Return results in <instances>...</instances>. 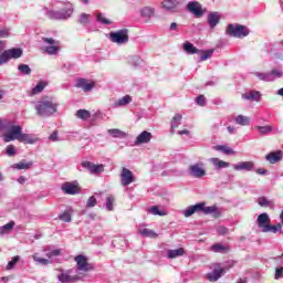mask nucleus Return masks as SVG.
I'll use <instances>...</instances> for the list:
<instances>
[{"label":"nucleus","mask_w":283,"mask_h":283,"mask_svg":"<svg viewBox=\"0 0 283 283\" xmlns=\"http://www.w3.org/2000/svg\"><path fill=\"white\" fill-rule=\"evenodd\" d=\"M57 108L59 104H56L52 97H44L38 101L34 105L38 116H41L42 118H48L52 116V114H56Z\"/></svg>","instance_id":"f257e3e1"},{"label":"nucleus","mask_w":283,"mask_h":283,"mask_svg":"<svg viewBox=\"0 0 283 283\" xmlns=\"http://www.w3.org/2000/svg\"><path fill=\"white\" fill-rule=\"evenodd\" d=\"M42 252L44 253L45 258L41 256L39 253H34L32 255L33 262H36V264H41V266H48L49 264H52V258H59V255H63V250L61 249H54L52 245H46L42 249Z\"/></svg>","instance_id":"f03ea898"},{"label":"nucleus","mask_w":283,"mask_h":283,"mask_svg":"<svg viewBox=\"0 0 283 283\" xmlns=\"http://www.w3.org/2000/svg\"><path fill=\"white\" fill-rule=\"evenodd\" d=\"M4 129L2 138L4 143H12L13 140H19L21 138V134L23 133V128L19 125H14L10 122L7 124H0V132Z\"/></svg>","instance_id":"7ed1b4c3"},{"label":"nucleus","mask_w":283,"mask_h":283,"mask_svg":"<svg viewBox=\"0 0 283 283\" xmlns=\"http://www.w3.org/2000/svg\"><path fill=\"white\" fill-rule=\"evenodd\" d=\"M226 34H228V36H233L234 39H244V36H249V28L238 23L228 24Z\"/></svg>","instance_id":"20e7f679"},{"label":"nucleus","mask_w":283,"mask_h":283,"mask_svg":"<svg viewBox=\"0 0 283 283\" xmlns=\"http://www.w3.org/2000/svg\"><path fill=\"white\" fill-rule=\"evenodd\" d=\"M73 13H74V6L67 2L66 7L61 11H54V10L46 11V17L49 19L65 20V19H70V17H72Z\"/></svg>","instance_id":"39448f33"},{"label":"nucleus","mask_w":283,"mask_h":283,"mask_svg":"<svg viewBox=\"0 0 283 283\" xmlns=\"http://www.w3.org/2000/svg\"><path fill=\"white\" fill-rule=\"evenodd\" d=\"M108 39L112 41V43L125 45L126 43H129V30L120 29L115 32H111Z\"/></svg>","instance_id":"423d86ee"},{"label":"nucleus","mask_w":283,"mask_h":283,"mask_svg":"<svg viewBox=\"0 0 283 283\" xmlns=\"http://www.w3.org/2000/svg\"><path fill=\"white\" fill-rule=\"evenodd\" d=\"M21 56H23L22 49L13 48V49L6 50L0 54V65H6L8 61L12 59H21Z\"/></svg>","instance_id":"0eeeda50"},{"label":"nucleus","mask_w":283,"mask_h":283,"mask_svg":"<svg viewBox=\"0 0 283 283\" xmlns=\"http://www.w3.org/2000/svg\"><path fill=\"white\" fill-rule=\"evenodd\" d=\"M57 274V281L61 283H75L78 282V280H82V276L78 274H72L74 273V270H59Z\"/></svg>","instance_id":"6e6552de"},{"label":"nucleus","mask_w":283,"mask_h":283,"mask_svg":"<svg viewBox=\"0 0 283 283\" xmlns=\"http://www.w3.org/2000/svg\"><path fill=\"white\" fill-rule=\"evenodd\" d=\"M188 174L191 178H205L207 176V169H205V164L202 161L192 164L188 168Z\"/></svg>","instance_id":"1a4fd4ad"},{"label":"nucleus","mask_w":283,"mask_h":283,"mask_svg":"<svg viewBox=\"0 0 283 283\" xmlns=\"http://www.w3.org/2000/svg\"><path fill=\"white\" fill-rule=\"evenodd\" d=\"M61 191L66 196H76L81 193V186H78V181H65L61 185Z\"/></svg>","instance_id":"9d476101"},{"label":"nucleus","mask_w":283,"mask_h":283,"mask_svg":"<svg viewBox=\"0 0 283 283\" xmlns=\"http://www.w3.org/2000/svg\"><path fill=\"white\" fill-rule=\"evenodd\" d=\"M42 41L45 43L44 50L46 54L54 55L59 50H61L59 41L53 38H43Z\"/></svg>","instance_id":"9b49d317"},{"label":"nucleus","mask_w":283,"mask_h":283,"mask_svg":"<svg viewBox=\"0 0 283 283\" xmlns=\"http://www.w3.org/2000/svg\"><path fill=\"white\" fill-rule=\"evenodd\" d=\"M82 167L83 169H86V171L91 172L93 176H99V174H103V171H105V165L94 164L92 161H83Z\"/></svg>","instance_id":"f8f14e48"},{"label":"nucleus","mask_w":283,"mask_h":283,"mask_svg":"<svg viewBox=\"0 0 283 283\" xmlns=\"http://www.w3.org/2000/svg\"><path fill=\"white\" fill-rule=\"evenodd\" d=\"M120 182L122 187H128V185H132V182H136L134 172H132V170L128 168L123 167L120 172Z\"/></svg>","instance_id":"ddd939ff"},{"label":"nucleus","mask_w":283,"mask_h":283,"mask_svg":"<svg viewBox=\"0 0 283 283\" xmlns=\"http://www.w3.org/2000/svg\"><path fill=\"white\" fill-rule=\"evenodd\" d=\"M201 206V213H205V216H213V218H220L222 216V210L218 208V206H209L207 207V203L200 202Z\"/></svg>","instance_id":"4468645a"},{"label":"nucleus","mask_w":283,"mask_h":283,"mask_svg":"<svg viewBox=\"0 0 283 283\" xmlns=\"http://www.w3.org/2000/svg\"><path fill=\"white\" fill-rule=\"evenodd\" d=\"M75 262L77 264V271H83L84 273H87V271H92V264L87 262V256L80 254L75 256Z\"/></svg>","instance_id":"2eb2a0df"},{"label":"nucleus","mask_w":283,"mask_h":283,"mask_svg":"<svg viewBox=\"0 0 283 283\" xmlns=\"http://www.w3.org/2000/svg\"><path fill=\"white\" fill-rule=\"evenodd\" d=\"M241 98L250 103H260L262 101V93L260 91H248L241 95Z\"/></svg>","instance_id":"dca6fc26"},{"label":"nucleus","mask_w":283,"mask_h":283,"mask_svg":"<svg viewBox=\"0 0 283 283\" xmlns=\"http://www.w3.org/2000/svg\"><path fill=\"white\" fill-rule=\"evenodd\" d=\"M256 224L259 229L264 233L266 231V228L271 224V218L269 217V213L263 212L261 213L256 219Z\"/></svg>","instance_id":"f3484780"},{"label":"nucleus","mask_w":283,"mask_h":283,"mask_svg":"<svg viewBox=\"0 0 283 283\" xmlns=\"http://www.w3.org/2000/svg\"><path fill=\"white\" fill-rule=\"evenodd\" d=\"M224 268H221L220 264H217L213 271L208 273L206 277L209 280V282H218L221 275H224Z\"/></svg>","instance_id":"a211bd4d"},{"label":"nucleus","mask_w":283,"mask_h":283,"mask_svg":"<svg viewBox=\"0 0 283 283\" xmlns=\"http://www.w3.org/2000/svg\"><path fill=\"white\" fill-rule=\"evenodd\" d=\"M254 167L255 164L253 161H240L232 165L234 171H253Z\"/></svg>","instance_id":"6ab92c4d"},{"label":"nucleus","mask_w":283,"mask_h":283,"mask_svg":"<svg viewBox=\"0 0 283 283\" xmlns=\"http://www.w3.org/2000/svg\"><path fill=\"white\" fill-rule=\"evenodd\" d=\"M188 10L191 12L197 19L199 17H202L205 14V11H202V4L200 2H189L188 3Z\"/></svg>","instance_id":"aec40b11"},{"label":"nucleus","mask_w":283,"mask_h":283,"mask_svg":"<svg viewBox=\"0 0 283 283\" xmlns=\"http://www.w3.org/2000/svg\"><path fill=\"white\" fill-rule=\"evenodd\" d=\"M151 138H154V135L147 130H144L136 137L135 145H147V143H151Z\"/></svg>","instance_id":"412c9836"},{"label":"nucleus","mask_w":283,"mask_h":283,"mask_svg":"<svg viewBox=\"0 0 283 283\" xmlns=\"http://www.w3.org/2000/svg\"><path fill=\"white\" fill-rule=\"evenodd\" d=\"M139 14L142 19L146 21V23H149L151 21V17L156 14V8L154 7H144L139 10Z\"/></svg>","instance_id":"4be33fe9"},{"label":"nucleus","mask_w":283,"mask_h":283,"mask_svg":"<svg viewBox=\"0 0 283 283\" xmlns=\"http://www.w3.org/2000/svg\"><path fill=\"white\" fill-rule=\"evenodd\" d=\"M18 142L24 143V145H35V143H39V137H36V135L25 134L22 132Z\"/></svg>","instance_id":"5701e85b"},{"label":"nucleus","mask_w":283,"mask_h":283,"mask_svg":"<svg viewBox=\"0 0 283 283\" xmlns=\"http://www.w3.org/2000/svg\"><path fill=\"white\" fill-rule=\"evenodd\" d=\"M209 160L217 171H220V169H227L228 167H231V164L229 161H224L220 158L213 157L210 158Z\"/></svg>","instance_id":"b1692460"},{"label":"nucleus","mask_w":283,"mask_h":283,"mask_svg":"<svg viewBox=\"0 0 283 283\" xmlns=\"http://www.w3.org/2000/svg\"><path fill=\"white\" fill-rule=\"evenodd\" d=\"M282 158V150L272 151L265 156V160H268V163H270L271 165H276V163H280Z\"/></svg>","instance_id":"393cba45"},{"label":"nucleus","mask_w":283,"mask_h":283,"mask_svg":"<svg viewBox=\"0 0 283 283\" xmlns=\"http://www.w3.org/2000/svg\"><path fill=\"white\" fill-rule=\"evenodd\" d=\"M201 209L202 206L200 202L195 206H189L187 209L182 210V216H185V218H191L193 213H201Z\"/></svg>","instance_id":"a878e982"},{"label":"nucleus","mask_w":283,"mask_h":283,"mask_svg":"<svg viewBox=\"0 0 283 283\" xmlns=\"http://www.w3.org/2000/svg\"><path fill=\"white\" fill-rule=\"evenodd\" d=\"M182 50L186 54H200V50L189 41L184 42Z\"/></svg>","instance_id":"bb28decb"},{"label":"nucleus","mask_w":283,"mask_h":283,"mask_svg":"<svg viewBox=\"0 0 283 283\" xmlns=\"http://www.w3.org/2000/svg\"><path fill=\"white\" fill-rule=\"evenodd\" d=\"M75 86L81 87L84 92H92L94 90V83H88L85 78H80Z\"/></svg>","instance_id":"cd10ccee"},{"label":"nucleus","mask_w":283,"mask_h":283,"mask_svg":"<svg viewBox=\"0 0 283 283\" xmlns=\"http://www.w3.org/2000/svg\"><path fill=\"white\" fill-rule=\"evenodd\" d=\"M208 23L211 29L216 28L218 23H220V13L218 12H211L208 14Z\"/></svg>","instance_id":"c85d7f7f"},{"label":"nucleus","mask_w":283,"mask_h":283,"mask_svg":"<svg viewBox=\"0 0 283 283\" xmlns=\"http://www.w3.org/2000/svg\"><path fill=\"white\" fill-rule=\"evenodd\" d=\"M129 103H132V97L129 95H125L119 99H116L113 104V107H126V105H129Z\"/></svg>","instance_id":"c756f323"},{"label":"nucleus","mask_w":283,"mask_h":283,"mask_svg":"<svg viewBox=\"0 0 283 283\" xmlns=\"http://www.w3.org/2000/svg\"><path fill=\"white\" fill-rule=\"evenodd\" d=\"M185 255V249L184 248H178L176 250H168L167 251V258L169 260H174L176 258H182Z\"/></svg>","instance_id":"7c9ffc66"},{"label":"nucleus","mask_w":283,"mask_h":283,"mask_svg":"<svg viewBox=\"0 0 283 283\" xmlns=\"http://www.w3.org/2000/svg\"><path fill=\"white\" fill-rule=\"evenodd\" d=\"M234 123L244 127L247 125H251V118L249 116L238 115L234 117Z\"/></svg>","instance_id":"2f4dec72"},{"label":"nucleus","mask_w":283,"mask_h":283,"mask_svg":"<svg viewBox=\"0 0 283 283\" xmlns=\"http://www.w3.org/2000/svg\"><path fill=\"white\" fill-rule=\"evenodd\" d=\"M107 133L113 138H127V133H125V132H123L118 128H111V129L107 130Z\"/></svg>","instance_id":"473e14b6"},{"label":"nucleus","mask_w":283,"mask_h":283,"mask_svg":"<svg viewBox=\"0 0 283 283\" xmlns=\"http://www.w3.org/2000/svg\"><path fill=\"white\" fill-rule=\"evenodd\" d=\"M214 149L216 151H222V154H226V156H233V154H235V150L227 145L214 146Z\"/></svg>","instance_id":"72a5a7b5"},{"label":"nucleus","mask_w":283,"mask_h":283,"mask_svg":"<svg viewBox=\"0 0 283 283\" xmlns=\"http://www.w3.org/2000/svg\"><path fill=\"white\" fill-rule=\"evenodd\" d=\"M178 0H164L163 1V7L165 8V10H176V8L178 7Z\"/></svg>","instance_id":"f704fd0d"},{"label":"nucleus","mask_w":283,"mask_h":283,"mask_svg":"<svg viewBox=\"0 0 283 283\" xmlns=\"http://www.w3.org/2000/svg\"><path fill=\"white\" fill-rule=\"evenodd\" d=\"M148 213H150L151 216H167V211L166 210H160V207L158 206H153L150 208H148Z\"/></svg>","instance_id":"c9c22d12"},{"label":"nucleus","mask_w":283,"mask_h":283,"mask_svg":"<svg viewBox=\"0 0 283 283\" xmlns=\"http://www.w3.org/2000/svg\"><path fill=\"white\" fill-rule=\"evenodd\" d=\"M138 232L140 233V235H143L144 238H158V233H156L154 230L151 229H147V228H143L139 229Z\"/></svg>","instance_id":"e433bc0d"},{"label":"nucleus","mask_w":283,"mask_h":283,"mask_svg":"<svg viewBox=\"0 0 283 283\" xmlns=\"http://www.w3.org/2000/svg\"><path fill=\"white\" fill-rule=\"evenodd\" d=\"M75 116L81 120H88V118H92V113H90L87 109H78Z\"/></svg>","instance_id":"4c0bfd02"},{"label":"nucleus","mask_w":283,"mask_h":283,"mask_svg":"<svg viewBox=\"0 0 283 283\" xmlns=\"http://www.w3.org/2000/svg\"><path fill=\"white\" fill-rule=\"evenodd\" d=\"M254 129H258L259 134L261 136H266V134H271L273 132V126L265 125V126H254Z\"/></svg>","instance_id":"58836bf2"},{"label":"nucleus","mask_w":283,"mask_h":283,"mask_svg":"<svg viewBox=\"0 0 283 283\" xmlns=\"http://www.w3.org/2000/svg\"><path fill=\"white\" fill-rule=\"evenodd\" d=\"M129 64L133 65V67H140L145 64V61H143V59H140V56L133 55L129 59Z\"/></svg>","instance_id":"ea45409f"},{"label":"nucleus","mask_w":283,"mask_h":283,"mask_svg":"<svg viewBox=\"0 0 283 283\" xmlns=\"http://www.w3.org/2000/svg\"><path fill=\"white\" fill-rule=\"evenodd\" d=\"M12 229H14V221H10L9 223L0 227V235H6V234L10 233V231H12Z\"/></svg>","instance_id":"a19ab883"},{"label":"nucleus","mask_w":283,"mask_h":283,"mask_svg":"<svg viewBox=\"0 0 283 283\" xmlns=\"http://www.w3.org/2000/svg\"><path fill=\"white\" fill-rule=\"evenodd\" d=\"M269 73H270L271 83H273V81H275L276 78H282V76H283V71L280 69H273Z\"/></svg>","instance_id":"79ce46f5"},{"label":"nucleus","mask_w":283,"mask_h":283,"mask_svg":"<svg viewBox=\"0 0 283 283\" xmlns=\"http://www.w3.org/2000/svg\"><path fill=\"white\" fill-rule=\"evenodd\" d=\"M32 165H34L32 161L21 160L20 163L14 164L12 167L13 169H30Z\"/></svg>","instance_id":"37998d69"},{"label":"nucleus","mask_w":283,"mask_h":283,"mask_svg":"<svg viewBox=\"0 0 283 283\" xmlns=\"http://www.w3.org/2000/svg\"><path fill=\"white\" fill-rule=\"evenodd\" d=\"M90 21H92V15L87 13H81L77 20V23L81 25H88Z\"/></svg>","instance_id":"c03bdc74"},{"label":"nucleus","mask_w":283,"mask_h":283,"mask_svg":"<svg viewBox=\"0 0 283 283\" xmlns=\"http://www.w3.org/2000/svg\"><path fill=\"white\" fill-rule=\"evenodd\" d=\"M48 87V82H39L33 88H32V94H41Z\"/></svg>","instance_id":"a18cd8bd"},{"label":"nucleus","mask_w":283,"mask_h":283,"mask_svg":"<svg viewBox=\"0 0 283 283\" xmlns=\"http://www.w3.org/2000/svg\"><path fill=\"white\" fill-rule=\"evenodd\" d=\"M254 76H256L259 81H264V83H271V75L269 72L266 73L255 72Z\"/></svg>","instance_id":"49530a36"},{"label":"nucleus","mask_w":283,"mask_h":283,"mask_svg":"<svg viewBox=\"0 0 283 283\" xmlns=\"http://www.w3.org/2000/svg\"><path fill=\"white\" fill-rule=\"evenodd\" d=\"M200 61H209L213 56V49L207 50V51H201L199 50Z\"/></svg>","instance_id":"de8ad7c7"},{"label":"nucleus","mask_w":283,"mask_h":283,"mask_svg":"<svg viewBox=\"0 0 283 283\" xmlns=\"http://www.w3.org/2000/svg\"><path fill=\"white\" fill-rule=\"evenodd\" d=\"M211 251H213V253H227L229 249L223 244L217 243L211 247Z\"/></svg>","instance_id":"09e8293b"},{"label":"nucleus","mask_w":283,"mask_h":283,"mask_svg":"<svg viewBox=\"0 0 283 283\" xmlns=\"http://www.w3.org/2000/svg\"><path fill=\"white\" fill-rule=\"evenodd\" d=\"M258 205L260 207H271L273 205V200H271L266 197H259L258 198Z\"/></svg>","instance_id":"8fccbe9b"},{"label":"nucleus","mask_w":283,"mask_h":283,"mask_svg":"<svg viewBox=\"0 0 283 283\" xmlns=\"http://www.w3.org/2000/svg\"><path fill=\"white\" fill-rule=\"evenodd\" d=\"M18 70L20 73H22L24 76H30L32 74V69H30V65L28 64H20L18 66Z\"/></svg>","instance_id":"3c124183"},{"label":"nucleus","mask_w":283,"mask_h":283,"mask_svg":"<svg viewBox=\"0 0 283 283\" xmlns=\"http://www.w3.org/2000/svg\"><path fill=\"white\" fill-rule=\"evenodd\" d=\"M19 260H21V256L15 255L11 259V261L8 262L7 264V271H12V269H14L17 266V264H19Z\"/></svg>","instance_id":"603ef678"},{"label":"nucleus","mask_w":283,"mask_h":283,"mask_svg":"<svg viewBox=\"0 0 283 283\" xmlns=\"http://www.w3.org/2000/svg\"><path fill=\"white\" fill-rule=\"evenodd\" d=\"M96 19L98 23H102V25H112V20L107 19L103 13H97Z\"/></svg>","instance_id":"864d4df0"},{"label":"nucleus","mask_w":283,"mask_h":283,"mask_svg":"<svg viewBox=\"0 0 283 283\" xmlns=\"http://www.w3.org/2000/svg\"><path fill=\"white\" fill-rule=\"evenodd\" d=\"M181 120H182V115L176 114L171 120V129H177V127L180 125Z\"/></svg>","instance_id":"5fc2aeb1"},{"label":"nucleus","mask_w":283,"mask_h":283,"mask_svg":"<svg viewBox=\"0 0 283 283\" xmlns=\"http://www.w3.org/2000/svg\"><path fill=\"white\" fill-rule=\"evenodd\" d=\"M279 231H282V223H277L276 226H269L268 228H265L264 233H277Z\"/></svg>","instance_id":"6e6d98bb"},{"label":"nucleus","mask_w":283,"mask_h":283,"mask_svg":"<svg viewBox=\"0 0 283 283\" xmlns=\"http://www.w3.org/2000/svg\"><path fill=\"white\" fill-rule=\"evenodd\" d=\"M114 202H116V198H114V196L111 195L106 198L107 211H114Z\"/></svg>","instance_id":"4d7b16f0"},{"label":"nucleus","mask_w":283,"mask_h":283,"mask_svg":"<svg viewBox=\"0 0 283 283\" xmlns=\"http://www.w3.org/2000/svg\"><path fill=\"white\" fill-rule=\"evenodd\" d=\"M6 151H7V156H9L10 158H12L13 156H17V147H14V145L7 146Z\"/></svg>","instance_id":"13d9d810"},{"label":"nucleus","mask_w":283,"mask_h":283,"mask_svg":"<svg viewBox=\"0 0 283 283\" xmlns=\"http://www.w3.org/2000/svg\"><path fill=\"white\" fill-rule=\"evenodd\" d=\"M59 218L62 220V222H72V214H70L69 211L63 212L59 216Z\"/></svg>","instance_id":"bf43d9fd"},{"label":"nucleus","mask_w":283,"mask_h":283,"mask_svg":"<svg viewBox=\"0 0 283 283\" xmlns=\"http://www.w3.org/2000/svg\"><path fill=\"white\" fill-rule=\"evenodd\" d=\"M96 197L92 196L88 198L87 202H86V208L87 209H92L93 207H96Z\"/></svg>","instance_id":"052dcab7"},{"label":"nucleus","mask_w":283,"mask_h":283,"mask_svg":"<svg viewBox=\"0 0 283 283\" xmlns=\"http://www.w3.org/2000/svg\"><path fill=\"white\" fill-rule=\"evenodd\" d=\"M217 233H219V235H227V233H229V229L224 226H219L217 228Z\"/></svg>","instance_id":"680f3d73"},{"label":"nucleus","mask_w":283,"mask_h":283,"mask_svg":"<svg viewBox=\"0 0 283 283\" xmlns=\"http://www.w3.org/2000/svg\"><path fill=\"white\" fill-rule=\"evenodd\" d=\"M196 101H197V104L200 105V107H205V105H207V101L205 99V95H199Z\"/></svg>","instance_id":"e2e57ef3"},{"label":"nucleus","mask_w":283,"mask_h":283,"mask_svg":"<svg viewBox=\"0 0 283 283\" xmlns=\"http://www.w3.org/2000/svg\"><path fill=\"white\" fill-rule=\"evenodd\" d=\"M283 275V268H276L275 269V274H274V280H280Z\"/></svg>","instance_id":"0e129e2a"},{"label":"nucleus","mask_w":283,"mask_h":283,"mask_svg":"<svg viewBox=\"0 0 283 283\" xmlns=\"http://www.w3.org/2000/svg\"><path fill=\"white\" fill-rule=\"evenodd\" d=\"M10 36V31L8 29L0 30V39H8Z\"/></svg>","instance_id":"69168bd1"},{"label":"nucleus","mask_w":283,"mask_h":283,"mask_svg":"<svg viewBox=\"0 0 283 283\" xmlns=\"http://www.w3.org/2000/svg\"><path fill=\"white\" fill-rule=\"evenodd\" d=\"M49 140H52L53 143H56V140H59V132H53L50 137Z\"/></svg>","instance_id":"338daca9"},{"label":"nucleus","mask_w":283,"mask_h":283,"mask_svg":"<svg viewBox=\"0 0 283 283\" xmlns=\"http://www.w3.org/2000/svg\"><path fill=\"white\" fill-rule=\"evenodd\" d=\"M27 180H28V179H27L25 177H23V176H21V177L18 178L19 185H25V181H27Z\"/></svg>","instance_id":"774afa93"}]
</instances>
